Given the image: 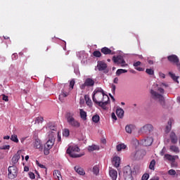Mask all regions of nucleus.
I'll use <instances>...</instances> for the list:
<instances>
[{"label": "nucleus", "mask_w": 180, "mask_h": 180, "mask_svg": "<svg viewBox=\"0 0 180 180\" xmlns=\"http://www.w3.org/2000/svg\"><path fill=\"white\" fill-rule=\"evenodd\" d=\"M162 86H168V85L161 83L160 84H154L153 89L150 90V94L153 99H158L160 102H164V92L165 91L162 89Z\"/></svg>", "instance_id": "nucleus-1"}, {"label": "nucleus", "mask_w": 180, "mask_h": 180, "mask_svg": "<svg viewBox=\"0 0 180 180\" xmlns=\"http://www.w3.org/2000/svg\"><path fill=\"white\" fill-rule=\"evenodd\" d=\"M56 143V133L54 131H49V140L44 145V155H49L50 154V150L53 148Z\"/></svg>", "instance_id": "nucleus-2"}, {"label": "nucleus", "mask_w": 180, "mask_h": 180, "mask_svg": "<svg viewBox=\"0 0 180 180\" xmlns=\"http://www.w3.org/2000/svg\"><path fill=\"white\" fill-rule=\"evenodd\" d=\"M108 96L102 88H97L93 92L92 99L94 103H99L105 101V97Z\"/></svg>", "instance_id": "nucleus-3"}, {"label": "nucleus", "mask_w": 180, "mask_h": 180, "mask_svg": "<svg viewBox=\"0 0 180 180\" xmlns=\"http://www.w3.org/2000/svg\"><path fill=\"white\" fill-rule=\"evenodd\" d=\"M66 119L68 124L71 126V127H75V129L81 127V123L74 118V113L67 112Z\"/></svg>", "instance_id": "nucleus-4"}, {"label": "nucleus", "mask_w": 180, "mask_h": 180, "mask_svg": "<svg viewBox=\"0 0 180 180\" xmlns=\"http://www.w3.org/2000/svg\"><path fill=\"white\" fill-rule=\"evenodd\" d=\"M66 153L70 155V157H72V158H79V157H81V155L76 153H79V148L77 146H69Z\"/></svg>", "instance_id": "nucleus-5"}, {"label": "nucleus", "mask_w": 180, "mask_h": 180, "mask_svg": "<svg viewBox=\"0 0 180 180\" xmlns=\"http://www.w3.org/2000/svg\"><path fill=\"white\" fill-rule=\"evenodd\" d=\"M131 167L129 165L125 166L123 169V177L124 180H133Z\"/></svg>", "instance_id": "nucleus-6"}, {"label": "nucleus", "mask_w": 180, "mask_h": 180, "mask_svg": "<svg viewBox=\"0 0 180 180\" xmlns=\"http://www.w3.org/2000/svg\"><path fill=\"white\" fill-rule=\"evenodd\" d=\"M8 171V176L9 179H15V178L18 176V167H16V166H9Z\"/></svg>", "instance_id": "nucleus-7"}, {"label": "nucleus", "mask_w": 180, "mask_h": 180, "mask_svg": "<svg viewBox=\"0 0 180 180\" xmlns=\"http://www.w3.org/2000/svg\"><path fill=\"white\" fill-rule=\"evenodd\" d=\"M112 61L121 67H127V63H126L124 58L122 56H113Z\"/></svg>", "instance_id": "nucleus-8"}, {"label": "nucleus", "mask_w": 180, "mask_h": 180, "mask_svg": "<svg viewBox=\"0 0 180 180\" xmlns=\"http://www.w3.org/2000/svg\"><path fill=\"white\" fill-rule=\"evenodd\" d=\"M95 81L91 78L86 79L84 83L80 86L81 89H85L86 86H94Z\"/></svg>", "instance_id": "nucleus-9"}, {"label": "nucleus", "mask_w": 180, "mask_h": 180, "mask_svg": "<svg viewBox=\"0 0 180 180\" xmlns=\"http://www.w3.org/2000/svg\"><path fill=\"white\" fill-rule=\"evenodd\" d=\"M109 102H110L109 96H105V100H103V101H100L97 103L96 105H98L101 108H102V109H103L104 110H106L108 109V107L106 106L108 103H109Z\"/></svg>", "instance_id": "nucleus-10"}, {"label": "nucleus", "mask_w": 180, "mask_h": 180, "mask_svg": "<svg viewBox=\"0 0 180 180\" xmlns=\"http://www.w3.org/2000/svg\"><path fill=\"white\" fill-rule=\"evenodd\" d=\"M65 88L66 86H64V89H63L61 93L59 95V101L60 102H64V98H67V96H68V95H70V92L68 91H65Z\"/></svg>", "instance_id": "nucleus-11"}, {"label": "nucleus", "mask_w": 180, "mask_h": 180, "mask_svg": "<svg viewBox=\"0 0 180 180\" xmlns=\"http://www.w3.org/2000/svg\"><path fill=\"white\" fill-rule=\"evenodd\" d=\"M98 71H105L108 68V64L103 61H98L97 64Z\"/></svg>", "instance_id": "nucleus-12"}, {"label": "nucleus", "mask_w": 180, "mask_h": 180, "mask_svg": "<svg viewBox=\"0 0 180 180\" xmlns=\"http://www.w3.org/2000/svg\"><path fill=\"white\" fill-rule=\"evenodd\" d=\"M141 131L143 133H147L148 131H153V130H154V127H153V125L151 124H146L145 126H143L141 129Z\"/></svg>", "instance_id": "nucleus-13"}, {"label": "nucleus", "mask_w": 180, "mask_h": 180, "mask_svg": "<svg viewBox=\"0 0 180 180\" xmlns=\"http://www.w3.org/2000/svg\"><path fill=\"white\" fill-rule=\"evenodd\" d=\"M167 60L170 63H173V64H176L179 61V58L176 55H170L167 56Z\"/></svg>", "instance_id": "nucleus-14"}, {"label": "nucleus", "mask_w": 180, "mask_h": 180, "mask_svg": "<svg viewBox=\"0 0 180 180\" xmlns=\"http://www.w3.org/2000/svg\"><path fill=\"white\" fill-rule=\"evenodd\" d=\"M112 164L115 168H119L120 167V158L119 156H115L112 160Z\"/></svg>", "instance_id": "nucleus-15"}, {"label": "nucleus", "mask_w": 180, "mask_h": 180, "mask_svg": "<svg viewBox=\"0 0 180 180\" xmlns=\"http://www.w3.org/2000/svg\"><path fill=\"white\" fill-rule=\"evenodd\" d=\"M101 51L103 54H105V56H108V55L113 56V54H115V52L112 51V50H110V49H109L106 46L102 48L101 49Z\"/></svg>", "instance_id": "nucleus-16"}, {"label": "nucleus", "mask_w": 180, "mask_h": 180, "mask_svg": "<svg viewBox=\"0 0 180 180\" xmlns=\"http://www.w3.org/2000/svg\"><path fill=\"white\" fill-rule=\"evenodd\" d=\"M143 146H145L146 147H148L153 144V138L151 137H147L142 141Z\"/></svg>", "instance_id": "nucleus-17"}, {"label": "nucleus", "mask_w": 180, "mask_h": 180, "mask_svg": "<svg viewBox=\"0 0 180 180\" xmlns=\"http://www.w3.org/2000/svg\"><path fill=\"white\" fill-rule=\"evenodd\" d=\"M53 175L54 179H56V180L63 179V176H61V172L59 170H54Z\"/></svg>", "instance_id": "nucleus-18"}, {"label": "nucleus", "mask_w": 180, "mask_h": 180, "mask_svg": "<svg viewBox=\"0 0 180 180\" xmlns=\"http://www.w3.org/2000/svg\"><path fill=\"white\" fill-rule=\"evenodd\" d=\"M164 160L165 161H170V162H175V157L170 154H165L164 155Z\"/></svg>", "instance_id": "nucleus-19"}, {"label": "nucleus", "mask_w": 180, "mask_h": 180, "mask_svg": "<svg viewBox=\"0 0 180 180\" xmlns=\"http://www.w3.org/2000/svg\"><path fill=\"white\" fill-rule=\"evenodd\" d=\"M169 137L172 144H176V143H178V136H176L174 132H171Z\"/></svg>", "instance_id": "nucleus-20"}, {"label": "nucleus", "mask_w": 180, "mask_h": 180, "mask_svg": "<svg viewBox=\"0 0 180 180\" xmlns=\"http://www.w3.org/2000/svg\"><path fill=\"white\" fill-rule=\"evenodd\" d=\"M110 176L112 180H116L117 179V171L111 169L109 171Z\"/></svg>", "instance_id": "nucleus-21"}, {"label": "nucleus", "mask_w": 180, "mask_h": 180, "mask_svg": "<svg viewBox=\"0 0 180 180\" xmlns=\"http://www.w3.org/2000/svg\"><path fill=\"white\" fill-rule=\"evenodd\" d=\"M75 171L79 174V175H85V170L82 169V167L79 166H75Z\"/></svg>", "instance_id": "nucleus-22"}, {"label": "nucleus", "mask_w": 180, "mask_h": 180, "mask_svg": "<svg viewBox=\"0 0 180 180\" xmlns=\"http://www.w3.org/2000/svg\"><path fill=\"white\" fill-rule=\"evenodd\" d=\"M116 115L120 119H123V116H124V110L122 108H117L116 110Z\"/></svg>", "instance_id": "nucleus-23"}, {"label": "nucleus", "mask_w": 180, "mask_h": 180, "mask_svg": "<svg viewBox=\"0 0 180 180\" xmlns=\"http://www.w3.org/2000/svg\"><path fill=\"white\" fill-rule=\"evenodd\" d=\"M19 160H20V155L19 154V153H17L13 156L11 161L13 164H18Z\"/></svg>", "instance_id": "nucleus-24"}, {"label": "nucleus", "mask_w": 180, "mask_h": 180, "mask_svg": "<svg viewBox=\"0 0 180 180\" xmlns=\"http://www.w3.org/2000/svg\"><path fill=\"white\" fill-rule=\"evenodd\" d=\"M34 147L38 150H43V145L41 144V141H40L39 139L35 141Z\"/></svg>", "instance_id": "nucleus-25"}, {"label": "nucleus", "mask_w": 180, "mask_h": 180, "mask_svg": "<svg viewBox=\"0 0 180 180\" xmlns=\"http://www.w3.org/2000/svg\"><path fill=\"white\" fill-rule=\"evenodd\" d=\"M167 126L165 128V133H169L171 131V129H172V120L170 119L167 122Z\"/></svg>", "instance_id": "nucleus-26"}, {"label": "nucleus", "mask_w": 180, "mask_h": 180, "mask_svg": "<svg viewBox=\"0 0 180 180\" xmlns=\"http://www.w3.org/2000/svg\"><path fill=\"white\" fill-rule=\"evenodd\" d=\"M146 152L144 151V150H138L135 153V157H139V158H143Z\"/></svg>", "instance_id": "nucleus-27"}, {"label": "nucleus", "mask_w": 180, "mask_h": 180, "mask_svg": "<svg viewBox=\"0 0 180 180\" xmlns=\"http://www.w3.org/2000/svg\"><path fill=\"white\" fill-rule=\"evenodd\" d=\"M80 117L82 120H86V112L84 109H79Z\"/></svg>", "instance_id": "nucleus-28"}, {"label": "nucleus", "mask_w": 180, "mask_h": 180, "mask_svg": "<svg viewBox=\"0 0 180 180\" xmlns=\"http://www.w3.org/2000/svg\"><path fill=\"white\" fill-rule=\"evenodd\" d=\"M48 127L51 130V131H57V126H56L53 122H49L48 124Z\"/></svg>", "instance_id": "nucleus-29"}, {"label": "nucleus", "mask_w": 180, "mask_h": 180, "mask_svg": "<svg viewBox=\"0 0 180 180\" xmlns=\"http://www.w3.org/2000/svg\"><path fill=\"white\" fill-rule=\"evenodd\" d=\"M169 150L170 151H172L173 153H175L176 154H178V153H179V148H178V146H170L169 147Z\"/></svg>", "instance_id": "nucleus-30"}, {"label": "nucleus", "mask_w": 180, "mask_h": 180, "mask_svg": "<svg viewBox=\"0 0 180 180\" xmlns=\"http://www.w3.org/2000/svg\"><path fill=\"white\" fill-rule=\"evenodd\" d=\"M133 127H134L133 124L127 125L125 127V131H127V133H129V134H131V131H133Z\"/></svg>", "instance_id": "nucleus-31"}, {"label": "nucleus", "mask_w": 180, "mask_h": 180, "mask_svg": "<svg viewBox=\"0 0 180 180\" xmlns=\"http://www.w3.org/2000/svg\"><path fill=\"white\" fill-rule=\"evenodd\" d=\"M84 99H85L86 103L88 106H92V101H91V98H89V95H85Z\"/></svg>", "instance_id": "nucleus-32"}, {"label": "nucleus", "mask_w": 180, "mask_h": 180, "mask_svg": "<svg viewBox=\"0 0 180 180\" xmlns=\"http://www.w3.org/2000/svg\"><path fill=\"white\" fill-rule=\"evenodd\" d=\"M125 72H127V70L118 69L116 72V75H117V77H119L120 75H122V74H125Z\"/></svg>", "instance_id": "nucleus-33"}, {"label": "nucleus", "mask_w": 180, "mask_h": 180, "mask_svg": "<svg viewBox=\"0 0 180 180\" xmlns=\"http://www.w3.org/2000/svg\"><path fill=\"white\" fill-rule=\"evenodd\" d=\"M126 145L124 143H120L117 146V150L122 151V150H125Z\"/></svg>", "instance_id": "nucleus-34"}, {"label": "nucleus", "mask_w": 180, "mask_h": 180, "mask_svg": "<svg viewBox=\"0 0 180 180\" xmlns=\"http://www.w3.org/2000/svg\"><path fill=\"white\" fill-rule=\"evenodd\" d=\"M10 139L11 141H13L14 143H19V139H18V135L16 134L11 135Z\"/></svg>", "instance_id": "nucleus-35"}, {"label": "nucleus", "mask_w": 180, "mask_h": 180, "mask_svg": "<svg viewBox=\"0 0 180 180\" xmlns=\"http://www.w3.org/2000/svg\"><path fill=\"white\" fill-rule=\"evenodd\" d=\"M155 167V160H152L149 165V169L154 171Z\"/></svg>", "instance_id": "nucleus-36"}, {"label": "nucleus", "mask_w": 180, "mask_h": 180, "mask_svg": "<svg viewBox=\"0 0 180 180\" xmlns=\"http://www.w3.org/2000/svg\"><path fill=\"white\" fill-rule=\"evenodd\" d=\"M93 174H94V175H98V174H99V166L96 165L93 167Z\"/></svg>", "instance_id": "nucleus-37"}, {"label": "nucleus", "mask_w": 180, "mask_h": 180, "mask_svg": "<svg viewBox=\"0 0 180 180\" xmlns=\"http://www.w3.org/2000/svg\"><path fill=\"white\" fill-rule=\"evenodd\" d=\"M92 120L94 123H98L101 120V117L98 115H95L92 117Z\"/></svg>", "instance_id": "nucleus-38"}, {"label": "nucleus", "mask_w": 180, "mask_h": 180, "mask_svg": "<svg viewBox=\"0 0 180 180\" xmlns=\"http://www.w3.org/2000/svg\"><path fill=\"white\" fill-rule=\"evenodd\" d=\"M93 56H94V57H96V58H99L100 57H102V53L99 51H94L93 52Z\"/></svg>", "instance_id": "nucleus-39"}, {"label": "nucleus", "mask_w": 180, "mask_h": 180, "mask_svg": "<svg viewBox=\"0 0 180 180\" xmlns=\"http://www.w3.org/2000/svg\"><path fill=\"white\" fill-rule=\"evenodd\" d=\"M43 120H44V118H43V117H37L35 120V124L43 123Z\"/></svg>", "instance_id": "nucleus-40"}, {"label": "nucleus", "mask_w": 180, "mask_h": 180, "mask_svg": "<svg viewBox=\"0 0 180 180\" xmlns=\"http://www.w3.org/2000/svg\"><path fill=\"white\" fill-rule=\"evenodd\" d=\"M96 150H99V146L96 145H93L91 146H89V151H95Z\"/></svg>", "instance_id": "nucleus-41"}, {"label": "nucleus", "mask_w": 180, "mask_h": 180, "mask_svg": "<svg viewBox=\"0 0 180 180\" xmlns=\"http://www.w3.org/2000/svg\"><path fill=\"white\" fill-rule=\"evenodd\" d=\"M74 85H75V80L74 79H72L70 82V88H69V90L70 91H72V89H74Z\"/></svg>", "instance_id": "nucleus-42"}, {"label": "nucleus", "mask_w": 180, "mask_h": 180, "mask_svg": "<svg viewBox=\"0 0 180 180\" xmlns=\"http://www.w3.org/2000/svg\"><path fill=\"white\" fill-rule=\"evenodd\" d=\"M63 136H64V137H68V136H70V129H64L63 132Z\"/></svg>", "instance_id": "nucleus-43"}, {"label": "nucleus", "mask_w": 180, "mask_h": 180, "mask_svg": "<svg viewBox=\"0 0 180 180\" xmlns=\"http://www.w3.org/2000/svg\"><path fill=\"white\" fill-rule=\"evenodd\" d=\"M146 72L148 75H154V70L153 69H146Z\"/></svg>", "instance_id": "nucleus-44"}, {"label": "nucleus", "mask_w": 180, "mask_h": 180, "mask_svg": "<svg viewBox=\"0 0 180 180\" xmlns=\"http://www.w3.org/2000/svg\"><path fill=\"white\" fill-rule=\"evenodd\" d=\"M150 178V174L145 173L141 178V180H148V179Z\"/></svg>", "instance_id": "nucleus-45"}, {"label": "nucleus", "mask_w": 180, "mask_h": 180, "mask_svg": "<svg viewBox=\"0 0 180 180\" xmlns=\"http://www.w3.org/2000/svg\"><path fill=\"white\" fill-rule=\"evenodd\" d=\"M169 75H170L171 78H172V79L174 81H178V77H176L175 74L172 73V72H169Z\"/></svg>", "instance_id": "nucleus-46"}, {"label": "nucleus", "mask_w": 180, "mask_h": 180, "mask_svg": "<svg viewBox=\"0 0 180 180\" xmlns=\"http://www.w3.org/2000/svg\"><path fill=\"white\" fill-rule=\"evenodd\" d=\"M111 88H112L111 91H112L113 95H115V94L116 92V85L112 84Z\"/></svg>", "instance_id": "nucleus-47"}, {"label": "nucleus", "mask_w": 180, "mask_h": 180, "mask_svg": "<svg viewBox=\"0 0 180 180\" xmlns=\"http://www.w3.org/2000/svg\"><path fill=\"white\" fill-rule=\"evenodd\" d=\"M9 148H11V146L9 145L3 146L1 148V150H9Z\"/></svg>", "instance_id": "nucleus-48"}, {"label": "nucleus", "mask_w": 180, "mask_h": 180, "mask_svg": "<svg viewBox=\"0 0 180 180\" xmlns=\"http://www.w3.org/2000/svg\"><path fill=\"white\" fill-rule=\"evenodd\" d=\"M168 174L169 175H175L176 174V172H175V170L174 169H170L169 170Z\"/></svg>", "instance_id": "nucleus-49"}, {"label": "nucleus", "mask_w": 180, "mask_h": 180, "mask_svg": "<svg viewBox=\"0 0 180 180\" xmlns=\"http://www.w3.org/2000/svg\"><path fill=\"white\" fill-rule=\"evenodd\" d=\"M2 96H3L2 99L3 101H5V102H8L9 101L8 96H5V94H3Z\"/></svg>", "instance_id": "nucleus-50"}, {"label": "nucleus", "mask_w": 180, "mask_h": 180, "mask_svg": "<svg viewBox=\"0 0 180 180\" xmlns=\"http://www.w3.org/2000/svg\"><path fill=\"white\" fill-rule=\"evenodd\" d=\"M139 65H141V62L137 61L134 63V67H139Z\"/></svg>", "instance_id": "nucleus-51"}, {"label": "nucleus", "mask_w": 180, "mask_h": 180, "mask_svg": "<svg viewBox=\"0 0 180 180\" xmlns=\"http://www.w3.org/2000/svg\"><path fill=\"white\" fill-rule=\"evenodd\" d=\"M37 165L39 166L40 168H46V166L44 165L40 164L37 160L36 161Z\"/></svg>", "instance_id": "nucleus-52"}, {"label": "nucleus", "mask_w": 180, "mask_h": 180, "mask_svg": "<svg viewBox=\"0 0 180 180\" xmlns=\"http://www.w3.org/2000/svg\"><path fill=\"white\" fill-rule=\"evenodd\" d=\"M166 151H167V149L165 148V147H164L160 152V155H162V156L164 155L165 154Z\"/></svg>", "instance_id": "nucleus-53"}, {"label": "nucleus", "mask_w": 180, "mask_h": 180, "mask_svg": "<svg viewBox=\"0 0 180 180\" xmlns=\"http://www.w3.org/2000/svg\"><path fill=\"white\" fill-rule=\"evenodd\" d=\"M11 57L13 60H18V53H13Z\"/></svg>", "instance_id": "nucleus-54"}, {"label": "nucleus", "mask_w": 180, "mask_h": 180, "mask_svg": "<svg viewBox=\"0 0 180 180\" xmlns=\"http://www.w3.org/2000/svg\"><path fill=\"white\" fill-rule=\"evenodd\" d=\"M29 176L31 179H34L35 178L34 174L33 172H30Z\"/></svg>", "instance_id": "nucleus-55"}, {"label": "nucleus", "mask_w": 180, "mask_h": 180, "mask_svg": "<svg viewBox=\"0 0 180 180\" xmlns=\"http://www.w3.org/2000/svg\"><path fill=\"white\" fill-rule=\"evenodd\" d=\"M111 116H112V119H113V120H117V117H116V115L115 114V112H112Z\"/></svg>", "instance_id": "nucleus-56"}, {"label": "nucleus", "mask_w": 180, "mask_h": 180, "mask_svg": "<svg viewBox=\"0 0 180 180\" xmlns=\"http://www.w3.org/2000/svg\"><path fill=\"white\" fill-rule=\"evenodd\" d=\"M159 75H160V78H165V74H164L162 72H159Z\"/></svg>", "instance_id": "nucleus-57"}, {"label": "nucleus", "mask_w": 180, "mask_h": 180, "mask_svg": "<svg viewBox=\"0 0 180 180\" xmlns=\"http://www.w3.org/2000/svg\"><path fill=\"white\" fill-rule=\"evenodd\" d=\"M114 84H118L119 83V78L115 77L113 80Z\"/></svg>", "instance_id": "nucleus-58"}, {"label": "nucleus", "mask_w": 180, "mask_h": 180, "mask_svg": "<svg viewBox=\"0 0 180 180\" xmlns=\"http://www.w3.org/2000/svg\"><path fill=\"white\" fill-rule=\"evenodd\" d=\"M58 141H61V136H60V132H58Z\"/></svg>", "instance_id": "nucleus-59"}, {"label": "nucleus", "mask_w": 180, "mask_h": 180, "mask_svg": "<svg viewBox=\"0 0 180 180\" xmlns=\"http://www.w3.org/2000/svg\"><path fill=\"white\" fill-rule=\"evenodd\" d=\"M136 70L137 71H144V68H136Z\"/></svg>", "instance_id": "nucleus-60"}, {"label": "nucleus", "mask_w": 180, "mask_h": 180, "mask_svg": "<svg viewBox=\"0 0 180 180\" xmlns=\"http://www.w3.org/2000/svg\"><path fill=\"white\" fill-rule=\"evenodd\" d=\"M176 65L179 71L180 72V63H179V61L176 64Z\"/></svg>", "instance_id": "nucleus-61"}, {"label": "nucleus", "mask_w": 180, "mask_h": 180, "mask_svg": "<svg viewBox=\"0 0 180 180\" xmlns=\"http://www.w3.org/2000/svg\"><path fill=\"white\" fill-rule=\"evenodd\" d=\"M4 140H9V139H11V136H5L4 137Z\"/></svg>", "instance_id": "nucleus-62"}, {"label": "nucleus", "mask_w": 180, "mask_h": 180, "mask_svg": "<svg viewBox=\"0 0 180 180\" xmlns=\"http://www.w3.org/2000/svg\"><path fill=\"white\" fill-rule=\"evenodd\" d=\"M150 180H160V177L156 176V177H154L153 179H150Z\"/></svg>", "instance_id": "nucleus-63"}, {"label": "nucleus", "mask_w": 180, "mask_h": 180, "mask_svg": "<svg viewBox=\"0 0 180 180\" xmlns=\"http://www.w3.org/2000/svg\"><path fill=\"white\" fill-rule=\"evenodd\" d=\"M24 171H25V172H28L29 168L27 167H24Z\"/></svg>", "instance_id": "nucleus-64"}]
</instances>
